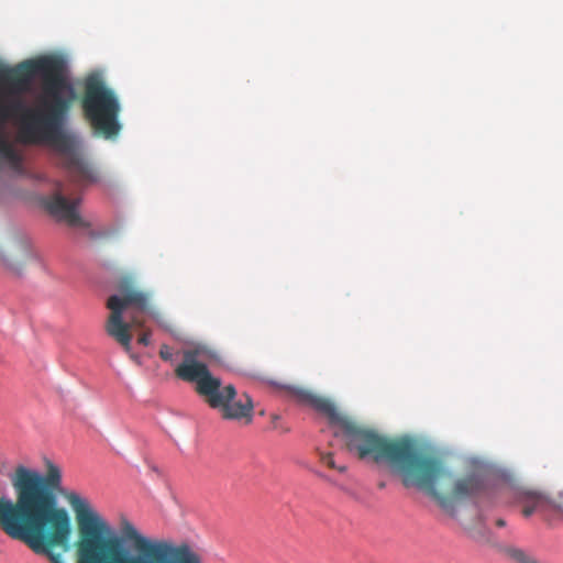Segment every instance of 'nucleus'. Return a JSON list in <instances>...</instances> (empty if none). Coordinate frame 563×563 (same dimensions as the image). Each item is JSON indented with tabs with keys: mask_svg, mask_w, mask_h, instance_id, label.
<instances>
[{
	"mask_svg": "<svg viewBox=\"0 0 563 563\" xmlns=\"http://www.w3.org/2000/svg\"><path fill=\"white\" fill-rule=\"evenodd\" d=\"M45 474L19 465L10 475L14 499L0 496V530L51 563H205L188 543L144 536L128 518L120 537L79 494L63 486L47 460Z\"/></svg>",
	"mask_w": 563,
	"mask_h": 563,
	"instance_id": "1",
	"label": "nucleus"
},
{
	"mask_svg": "<svg viewBox=\"0 0 563 563\" xmlns=\"http://www.w3.org/2000/svg\"><path fill=\"white\" fill-rule=\"evenodd\" d=\"M64 71V60L55 56L27 59L14 67L0 65V120H14L21 143L49 145L76 183L90 184L97 175L76 137L65 131L76 92Z\"/></svg>",
	"mask_w": 563,
	"mask_h": 563,
	"instance_id": "2",
	"label": "nucleus"
},
{
	"mask_svg": "<svg viewBox=\"0 0 563 563\" xmlns=\"http://www.w3.org/2000/svg\"><path fill=\"white\" fill-rule=\"evenodd\" d=\"M288 395L298 404L309 406L338 426L347 450L358 459H372L375 463H388L399 472L406 487L415 486L433 498L444 510H453L455 503L470 498L490 497L486 476L473 472L455 478L442 463L431 454L422 452L408 437L387 438L376 430L361 426L342 416L328 398L300 387H287Z\"/></svg>",
	"mask_w": 563,
	"mask_h": 563,
	"instance_id": "3",
	"label": "nucleus"
},
{
	"mask_svg": "<svg viewBox=\"0 0 563 563\" xmlns=\"http://www.w3.org/2000/svg\"><path fill=\"white\" fill-rule=\"evenodd\" d=\"M175 375L183 382L195 384L196 393L212 409H218L227 420L252 419L253 404L249 396L245 401H235L236 389L232 384L222 386L219 377L214 376L202 360L200 349L183 351V361L176 366Z\"/></svg>",
	"mask_w": 563,
	"mask_h": 563,
	"instance_id": "4",
	"label": "nucleus"
},
{
	"mask_svg": "<svg viewBox=\"0 0 563 563\" xmlns=\"http://www.w3.org/2000/svg\"><path fill=\"white\" fill-rule=\"evenodd\" d=\"M118 295H112L107 300L110 310L106 323L107 333L120 343L129 353L131 351V328L143 327L142 314L150 313V298L144 291L134 287L133 278L123 276L117 285Z\"/></svg>",
	"mask_w": 563,
	"mask_h": 563,
	"instance_id": "5",
	"label": "nucleus"
},
{
	"mask_svg": "<svg viewBox=\"0 0 563 563\" xmlns=\"http://www.w3.org/2000/svg\"><path fill=\"white\" fill-rule=\"evenodd\" d=\"M81 106L95 134L107 140L119 135L122 128L119 121L121 106L115 92L100 77L86 79Z\"/></svg>",
	"mask_w": 563,
	"mask_h": 563,
	"instance_id": "6",
	"label": "nucleus"
},
{
	"mask_svg": "<svg viewBox=\"0 0 563 563\" xmlns=\"http://www.w3.org/2000/svg\"><path fill=\"white\" fill-rule=\"evenodd\" d=\"M36 258L37 253L32 241L26 236H19L12 241L5 253L0 251V267L13 275H20L26 264Z\"/></svg>",
	"mask_w": 563,
	"mask_h": 563,
	"instance_id": "7",
	"label": "nucleus"
},
{
	"mask_svg": "<svg viewBox=\"0 0 563 563\" xmlns=\"http://www.w3.org/2000/svg\"><path fill=\"white\" fill-rule=\"evenodd\" d=\"M516 499L522 506V515L528 518L533 514H540L544 518L558 514L559 504L540 492L531 489H518Z\"/></svg>",
	"mask_w": 563,
	"mask_h": 563,
	"instance_id": "8",
	"label": "nucleus"
},
{
	"mask_svg": "<svg viewBox=\"0 0 563 563\" xmlns=\"http://www.w3.org/2000/svg\"><path fill=\"white\" fill-rule=\"evenodd\" d=\"M79 200L69 201L62 194H56L46 202V209L58 221L67 223L74 228H86L88 223L80 217L77 211Z\"/></svg>",
	"mask_w": 563,
	"mask_h": 563,
	"instance_id": "9",
	"label": "nucleus"
},
{
	"mask_svg": "<svg viewBox=\"0 0 563 563\" xmlns=\"http://www.w3.org/2000/svg\"><path fill=\"white\" fill-rule=\"evenodd\" d=\"M0 161L5 162L11 169L21 173L23 169V156L13 144L0 132Z\"/></svg>",
	"mask_w": 563,
	"mask_h": 563,
	"instance_id": "10",
	"label": "nucleus"
},
{
	"mask_svg": "<svg viewBox=\"0 0 563 563\" xmlns=\"http://www.w3.org/2000/svg\"><path fill=\"white\" fill-rule=\"evenodd\" d=\"M500 553L512 563H540L530 552L515 545L501 547Z\"/></svg>",
	"mask_w": 563,
	"mask_h": 563,
	"instance_id": "11",
	"label": "nucleus"
},
{
	"mask_svg": "<svg viewBox=\"0 0 563 563\" xmlns=\"http://www.w3.org/2000/svg\"><path fill=\"white\" fill-rule=\"evenodd\" d=\"M318 454H319L320 462L323 465H325L327 467L332 468V470H336L340 473H344L346 471V466L345 465H338L335 463V460H334V456H333L332 452L319 451Z\"/></svg>",
	"mask_w": 563,
	"mask_h": 563,
	"instance_id": "12",
	"label": "nucleus"
},
{
	"mask_svg": "<svg viewBox=\"0 0 563 563\" xmlns=\"http://www.w3.org/2000/svg\"><path fill=\"white\" fill-rule=\"evenodd\" d=\"M159 356L162 360L170 362L173 361L174 352L168 345L163 344L159 350Z\"/></svg>",
	"mask_w": 563,
	"mask_h": 563,
	"instance_id": "13",
	"label": "nucleus"
},
{
	"mask_svg": "<svg viewBox=\"0 0 563 563\" xmlns=\"http://www.w3.org/2000/svg\"><path fill=\"white\" fill-rule=\"evenodd\" d=\"M137 342L145 346L148 345L150 344V333L144 332L143 334H141L140 338L137 339Z\"/></svg>",
	"mask_w": 563,
	"mask_h": 563,
	"instance_id": "14",
	"label": "nucleus"
},
{
	"mask_svg": "<svg viewBox=\"0 0 563 563\" xmlns=\"http://www.w3.org/2000/svg\"><path fill=\"white\" fill-rule=\"evenodd\" d=\"M496 526L499 527V528H503L506 526V521L504 519H497L496 520Z\"/></svg>",
	"mask_w": 563,
	"mask_h": 563,
	"instance_id": "15",
	"label": "nucleus"
},
{
	"mask_svg": "<svg viewBox=\"0 0 563 563\" xmlns=\"http://www.w3.org/2000/svg\"><path fill=\"white\" fill-rule=\"evenodd\" d=\"M558 512H562L563 514V503L559 504Z\"/></svg>",
	"mask_w": 563,
	"mask_h": 563,
	"instance_id": "16",
	"label": "nucleus"
},
{
	"mask_svg": "<svg viewBox=\"0 0 563 563\" xmlns=\"http://www.w3.org/2000/svg\"><path fill=\"white\" fill-rule=\"evenodd\" d=\"M379 488H384L385 487V484L384 483H379Z\"/></svg>",
	"mask_w": 563,
	"mask_h": 563,
	"instance_id": "17",
	"label": "nucleus"
}]
</instances>
